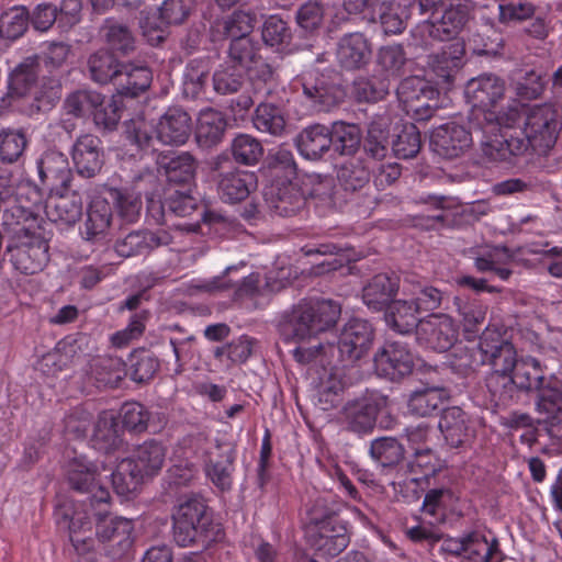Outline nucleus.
<instances>
[{
	"instance_id": "de8ad7c7",
	"label": "nucleus",
	"mask_w": 562,
	"mask_h": 562,
	"mask_svg": "<svg viewBox=\"0 0 562 562\" xmlns=\"http://www.w3.org/2000/svg\"><path fill=\"white\" fill-rule=\"evenodd\" d=\"M120 65L108 50L101 49L89 57L88 68L92 80L98 83L115 82Z\"/></svg>"
},
{
	"instance_id": "338daca9",
	"label": "nucleus",
	"mask_w": 562,
	"mask_h": 562,
	"mask_svg": "<svg viewBox=\"0 0 562 562\" xmlns=\"http://www.w3.org/2000/svg\"><path fill=\"white\" fill-rule=\"evenodd\" d=\"M209 65L202 60H192L186 68L183 90L187 95L196 98L207 81Z\"/></svg>"
},
{
	"instance_id": "393cba45",
	"label": "nucleus",
	"mask_w": 562,
	"mask_h": 562,
	"mask_svg": "<svg viewBox=\"0 0 562 562\" xmlns=\"http://www.w3.org/2000/svg\"><path fill=\"white\" fill-rule=\"evenodd\" d=\"M66 475L72 488L91 493V497L100 487H104L101 484L100 467L81 454L75 456L67 462Z\"/></svg>"
},
{
	"instance_id": "4d7b16f0",
	"label": "nucleus",
	"mask_w": 562,
	"mask_h": 562,
	"mask_svg": "<svg viewBox=\"0 0 562 562\" xmlns=\"http://www.w3.org/2000/svg\"><path fill=\"white\" fill-rule=\"evenodd\" d=\"M454 305L462 319L464 333H477L485 321L487 307L476 301H463L460 297H454Z\"/></svg>"
},
{
	"instance_id": "4468645a",
	"label": "nucleus",
	"mask_w": 562,
	"mask_h": 562,
	"mask_svg": "<svg viewBox=\"0 0 562 562\" xmlns=\"http://www.w3.org/2000/svg\"><path fill=\"white\" fill-rule=\"evenodd\" d=\"M292 85L294 89L302 88L310 106L316 111H328L344 97L341 89L316 69L303 71Z\"/></svg>"
},
{
	"instance_id": "1a4fd4ad",
	"label": "nucleus",
	"mask_w": 562,
	"mask_h": 562,
	"mask_svg": "<svg viewBox=\"0 0 562 562\" xmlns=\"http://www.w3.org/2000/svg\"><path fill=\"white\" fill-rule=\"evenodd\" d=\"M321 507L323 503L317 501L310 510L307 541L321 554L334 557L345 550L349 543L347 527L334 514L321 512Z\"/></svg>"
},
{
	"instance_id": "4be33fe9",
	"label": "nucleus",
	"mask_w": 562,
	"mask_h": 562,
	"mask_svg": "<svg viewBox=\"0 0 562 562\" xmlns=\"http://www.w3.org/2000/svg\"><path fill=\"white\" fill-rule=\"evenodd\" d=\"M463 56L464 45L460 41L445 45L440 52L429 56L428 68L437 85H449L452 81L463 66Z\"/></svg>"
},
{
	"instance_id": "ea45409f",
	"label": "nucleus",
	"mask_w": 562,
	"mask_h": 562,
	"mask_svg": "<svg viewBox=\"0 0 562 562\" xmlns=\"http://www.w3.org/2000/svg\"><path fill=\"white\" fill-rule=\"evenodd\" d=\"M449 397L443 387L427 386L415 390L408 398V411L417 416H427L437 411Z\"/></svg>"
},
{
	"instance_id": "c9c22d12",
	"label": "nucleus",
	"mask_w": 562,
	"mask_h": 562,
	"mask_svg": "<svg viewBox=\"0 0 562 562\" xmlns=\"http://www.w3.org/2000/svg\"><path fill=\"white\" fill-rule=\"evenodd\" d=\"M419 310L411 297L393 301L385 313V322L389 327L400 334H408L417 330Z\"/></svg>"
},
{
	"instance_id": "e433bc0d",
	"label": "nucleus",
	"mask_w": 562,
	"mask_h": 562,
	"mask_svg": "<svg viewBox=\"0 0 562 562\" xmlns=\"http://www.w3.org/2000/svg\"><path fill=\"white\" fill-rule=\"evenodd\" d=\"M63 189L56 192V196H50L46 212L54 222H63L65 224H75L82 215V200L76 192L64 194Z\"/></svg>"
},
{
	"instance_id": "c85d7f7f",
	"label": "nucleus",
	"mask_w": 562,
	"mask_h": 562,
	"mask_svg": "<svg viewBox=\"0 0 562 562\" xmlns=\"http://www.w3.org/2000/svg\"><path fill=\"white\" fill-rule=\"evenodd\" d=\"M153 81L151 70L144 64H121L115 76V89L120 95L137 97L145 92Z\"/></svg>"
},
{
	"instance_id": "7c9ffc66",
	"label": "nucleus",
	"mask_w": 562,
	"mask_h": 562,
	"mask_svg": "<svg viewBox=\"0 0 562 562\" xmlns=\"http://www.w3.org/2000/svg\"><path fill=\"white\" fill-rule=\"evenodd\" d=\"M112 223V206L106 199L94 198L88 209L87 220L81 231L86 240H104L110 232Z\"/></svg>"
},
{
	"instance_id": "6e6d98bb",
	"label": "nucleus",
	"mask_w": 562,
	"mask_h": 562,
	"mask_svg": "<svg viewBox=\"0 0 562 562\" xmlns=\"http://www.w3.org/2000/svg\"><path fill=\"white\" fill-rule=\"evenodd\" d=\"M378 66L381 68L382 77L390 81L397 78L406 63V55L401 45H386L379 49Z\"/></svg>"
},
{
	"instance_id": "5fc2aeb1",
	"label": "nucleus",
	"mask_w": 562,
	"mask_h": 562,
	"mask_svg": "<svg viewBox=\"0 0 562 562\" xmlns=\"http://www.w3.org/2000/svg\"><path fill=\"white\" fill-rule=\"evenodd\" d=\"M370 456L382 467H391L403 459L404 448L395 438L382 437L371 442Z\"/></svg>"
},
{
	"instance_id": "774afa93",
	"label": "nucleus",
	"mask_w": 562,
	"mask_h": 562,
	"mask_svg": "<svg viewBox=\"0 0 562 562\" xmlns=\"http://www.w3.org/2000/svg\"><path fill=\"white\" fill-rule=\"evenodd\" d=\"M198 472V465L193 461L176 456L173 452L172 464L168 469L167 479L170 485L187 486L196 477Z\"/></svg>"
},
{
	"instance_id": "09e8293b",
	"label": "nucleus",
	"mask_w": 562,
	"mask_h": 562,
	"mask_svg": "<svg viewBox=\"0 0 562 562\" xmlns=\"http://www.w3.org/2000/svg\"><path fill=\"white\" fill-rule=\"evenodd\" d=\"M27 137L21 128H4L0 131V159L4 162H15L27 146Z\"/></svg>"
},
{
	"instance_id": "bb28decb",
	"label": "nucleus",
	"mask_w": 562,
	"mask_h": 562,
	"mask_svg": "<svg viewBox=\"0 0 562 562\" xmlns=\"http://www.w3.org/2000/svg\"><path fill=\"white\" fill-rule=\"evenodd\" d=\"M156 138L167 145H183L191 133V119L179 108L169 109L158 121Z\"/></svg>"
},
{
	"instance_id": "2eb2a0df",
	"label": "nucleus",
	"mask_w": 562,
	"mask_h": 562,
	"mask_svg": "<svg viewBox=\"0 0 562 562\" xmlns=\"http://www.w3.org/2000/svg\"><path fill=\"white\" fill-rule=\"evenodd\" d=\"M416 339L425 348L443 352L459 339V326L448 314H430L419 321Z\"/></svg>"
},
{
	"instance_id": "37998d69",
	"label": "nucleus",
	"mask_w": 562,
	"mask_h": 562,
	"mask_svg": "<svg viewBox=\"0 0 562 562\" xmlns=\"http://www.w3.org/2000/svg\"><path fill=\"white\" fill-rule=\"evenodd\" d=\"M403 294L414 301L419 311H432L440 306L441 292L426 283L412 279H405Z\"/></svg>"
},
{
	"instance_id": "aec40b11",
	"label": "nucleus",
	"mask_w": 562,
	"mask_h": 562,
	"mask_svg": "<svg viewBox=\"0 0 562 562\" xmlns=\"http://www.w3.org/2000/svg\"><path fill=\"white\" fill-rule=\"evenodd\" d=\"M235 459V448L228 442H222L203 461L205 475L217 488L227 491L232 487Z\"/></svg>"
},
{
	"instance_id": "dca6fc26",
	"label": "nucleus",
	"mask_w": 562,
	"mask_h": 562,
	"mask_svg": "<svg viewBox=\"0 0 562 562\" xmlns=\"http://www.w3.org/2000/svg\"><path fill=\"white\" fill-rule=\"evenodd\" d=\"M384 403L385 400L378 394L364 395L348 402L339 418L348 430L358 435H367L373 430L378 413Z\"/></svg>"
},
{
	"instance_id": "f704fd0d",
	"label": "nucleus",
	"mask_w": 562,
	"mask_h": 562,
	"mask_svg": "<svg viewBox=\"0 0 562 562\" xmlns=\"http://www.w3.org/2000/svg\"><path fill=\"white\" fill-rule=\"evenodd\" d=\"M252 124L260 133L281 137L286 133L288 116L282 106L271 102H261L254 112Z\"/></svg>"
},
{
	"instance_id": "2f4dec72",
	"label": "nucleus",
	"mask_w": 562,
	"mask_h": 562,
	"mask_svg": "<svg viewBox=\"0 0 562 562\" xmlns=\"http://www.w3.org/2000/svg\"><path fill=\"white\" fill-rule=\"evenodd\" d=\"M331 143L330 130L322 124L305 127L295 138L299 153L310 160L323 157L329 150Z\"/></svg>"
},
{
	"instance_id": "bf43d9fd",
	"label": "nucleus",
	"mask_w": 562,
	"mask_h": 562,
	"mask_svg": "<svg viewBox=\"0 0 562 562\" xmlns=\"http://www.w3.org/2000/svg\"><path fill=\"white\" fill-rule=\"evenodd\" d=\"M306 203L304 193L296 183L290 182L279 190L274 210L281 216H292L301 211Z\"/></svg>"
},
{
	"instance_id": "79ce46f5",
	"label": "nucleus",
	"mask_w": 562,
	"mask_h": 562,
	"mask_svg": "<svg viewBox=\"0 0 562 562\" xmlns=\"http://www.w3.org/2000/svg\"><path fill=\"white\" fill-rule=\"evenodd\" d=\"M396 94L404 109L413 102H419L422 99L436 100L438 89L434 88L427 80L412 76L401 81Z\"/></svg>"
},
{
	"instance_id": "c03bdc74",
	"label": "nucleus",
	"mask_w": 562,
	"mask_h": 562,
	"mask_svg": "<svg viewBox=\"0 0 562 562\" xmlns=\"http://www.w3.org/2000/svg\"><path fill=\"white\" fill-rule=\"evenodd\" d=\"M364 18L371 22L379 20L385 34H398L405 29L403 11L392 2L378 1L371 12L366 14Z\"/></svg>"
},
{
	"instance_id": "a18cd8bd",
	"label": "nucleus",
	"mask_w": 562,
	"mask_h": 562,
	"mask_svg": "<svg viewBox=\"0 0 562 562\" xmlns=\"http://www.w3.org/2000/svg\"><path fill=\"white\" fill-rule=\"evenodd\" d=\"M77 353L76 341L64 339L56 347L44 355L40 361V369L45 374H55L66 368Z\"/></svg>"
},
{
	"instance_id": "0e129e2a",
	"label": "nucleus",
	"mask_w": 562,
	"mask_h": 562,
	"mask_svg": "<svg viewBox=\"0 0 562 562\" xmlns=\"http://www.w3.org/2000/svg\"><path fill=\"white\" fill-rule=\"evenodd\" d=\"M390 89L386 78H360L355 81L353 94L359 101L375 102L383 99Z\"/></svg>"
},
{
	"instance_id": "052dcab7",
	"label": "nucleus",
	"mask_w": 562,
	"mask_h": 562,
	"mask_svg": "<svg viewBox=\"0 0 562 562\" xmlns=\"http://www.w3.org/2000/svg\"><path fill=\"white\" fill-rule=\"evenodd\" d=\"M255 23V15L250 11L236 10L217 26H222L223 35L232 40L248 36Z\"/></svg>"
},
{
	"instance_id": "39448f33",
	"label": "nucleus",
	"mask_w": 562,
	"mask_h": 562,
	"mask_svg": "<svg viewBox=\"0 0 562 562\" xmlns=\"http://www.w3.org/2000/svg\"><path fill=\"white\" fill-rule=\"evenodd\" d=\"M166 447L148 440L139 445L128 458L122 459L111 473L114 491L122 496L135 492L147 479L156 476L166 460Z\"/></svg>"
},
{
	"instance_id": "680f3d73",
	"label": "nucleus",
	"mask_w": 562,
	"mask_h": 562,
	"mask_svg": "<svg viewBox=\"0 0 562 562\" xmlns=\"http://www.w3.org/2000/svg\"><path fill=\"white\" fill-rule=\"evenodd\" d=\"M101 103V94L95 91L80 90L71 93L65 101L67 114L76 117L92 115Z\"/></svg>"
},
{
	"instance_id": "f257e3e1",
	"label": "nucleus",
	"mask_w": 562,
	"mask_h": 562,
	"mask_svg": "<svg viewBox=\"0 0 562 562\" xmlns=\"http://www.w3.org/2000/svg\"><path fill=\"white\" fill-rule=\"evenodd\" d=\"M340 316V306L330 300L302 301L283 317L279 330L285 344H297L292 353L300 363L319 362V402L333 406L347 385L342 370L352 367L368 353L373 341V328L364 319H350L342 328L337 347L317 344L305 347L318 334L333 327Z\"/></svg>"
},
{
	"instance_id": "f8f14e48",
	"label": "nucleus",
	"mask_w": 562,
	"mask_h": 562,
	"mask_svg": "<svg viewBox=\"0 0 562 562\" xmlns=\"http://www.w3.org/2000/svg\"><path fill=\"white\" fill-rule=\"evenodd\" d=\"M440 551L452 557H462L470 562H501L502 559L498 540H488L477 531L442 538Z\"/></svg>"
},
{
	"instance_id": "a19ab883",
	"label": "nucleus",
	"mask_w": 562,
	"mask_h": 562,
	"mask_svg": "<svg viewBox=\"0 0 562 562\" xmlns=\"http://www.w3.org/2000/svg\"><path fill=\"white\" fill-rule=\"evenodd\" d=\"M37 56L26 57L9 75V88L16 95H25L35 88L37 79Z\"/></svg>"
},
{
	"instance_id": "8fccbe9b",
	"label": "nucleus",
	"mask_w": 562,
	"mask_h": 562,
	"mask_svg": "<svg viewBox=\"0 0 562 562\" xmlns=\"http://www.w3.org/2000/svg\"><path fill=\"white\" fill-rule=\"evenodd\" d=\"M330 136L333 139L331 145L341 155L353 154L359 148L361 140L359 127L344 122H335L333 124Z\"/></svg>"
},
{
	"instance_id": "0eeeda50",
	"label": "nucleus",
	"mask_w": 562,
	"mask_h": 562,
	"mask_svg": "<svg viewBox=\"0 0 562 562\" xmlns=\"http://www.w3.org/2000/svg\"><path fill=\"white\" fill-rule=\"evenodd\" d=\"M518 362L513 344L498 329L487 326L480 337L476 349L464 350L457 366L474 370L488 364L494 372L510 375Z\"/></svg>"
},
{
	"instance_id": "cd10ccee",
	"label": "nucleus",
	"mask_w": 562,
	"mask_h": 562,
	"mask_svg": "<svg viewBox=\"0 0 562 562\" xmlns=\"http://www.w3.org/2000/svg\"><path fill=\"white\" fill-rule=\"evenodd\" d=\"M198 207L196 200L188 193L178 190L169 192L164 202L147 198V212L158 224H166L167 216L186 217L191 215Z\"/></svg>"
},
{
	"instance_id": "f3484780",
	"label": "nucleus",
	"mask_w": 562,
	"mask_h": 562,
	"mask_svg": "<svg viewBox=\"0 0 562 562\" xmlns=\"http://www.w3.org/2000/svg\"><path fill=\"white\" fill-rule=\"evenodd\" d=\"M472 133L454 122L436 127L430 136L432 150L446 159L463 155L472 145Z\"/></svg>"
},
{
	"instance_id": "7ed1b4c3",
	"label": "nucleus",
	"mask_w": 562,
	"mask_h": 562,
	"mask_svg": "<svg viewBox=\"0 0 562 562\" xmlns=\"http://www.w3.org/2000/svg\"><path fill=\"white\" fill-rule=\"evenodd\" d=\"M510 379L520 389L539 391L537 411L544 415L549 434L562 440V381L551 378L544 383L541 364L532 357L520 359Z\"/></svg>"
},
{
	"instance_id": "13d9d810",
	"label": "nucleus",
	"mask_w": 562,
	"mask_h": 562,
	"mask_svg": "<svg viewBox=\"0 0 562 562\" xmlns=\"http://www.w3.org/2000/svg\"><path fill=\"white\" fill-rule=\"evenodd\" d=\"M27 24V11L22 7H13L0 15V36L16 40L26 31Z\"/></svg>"
},
{
	"instance_id": "20e7f679",
	"label": "nucleus",
	"mask_w": 562,
	"mask_h": 562,
	"mask_svg": "<svg viewBox=\"0 0 562 562\" xmlns=\"http://www.w3.org/2000/svg\"><path fill=\"white\" fill-rule=\"evenodd\" d=\"M519 121L517 109H507L502 117L471 122L481 150L488 160L505 161L528 150V143L517 136L516 124Z\"/></svg>"
},
{
	"instance_id": "e2e57ef3",
	"label": "nucleus",
	"mask_w": 562,
	"mask_h": 562,
	"mask_svg": "<svg viewBox=\"0 0 562 562\" xmlns=\"http://www.w3.org/2000/svg\"><path fill=\"white\" fill-rule=\"evenodd\" d=\"M397 158H413L420 149V133L414 124H405L392 143Z\"/></svg>"
},
{
	"instance_id": "9d476101",
	"label": "nucleus",
	"mask_w": 562,
	"mask_h": 562,
	"mask_svg": "<svg viewBox=\"0 0 562 562\" xmlns=\"http://www.w3.org/2000/svg\"><path fill=\"white\" fill-rule=\"evenodd\" d=\"M505 91L504 81L493 75L472 78L465 87V97L471 104V122L502 117L504 112L497 111V102Z\"/></svg>"
},
{
	"instance_id": "6e6552de",
	"label": "nucleus",
	"mask_w": 562,
	"mask_h": 562,
	"mask_svg": "<svg viewBox=\"0 0 562 562\" xmlns=\"http://www.w3.org/2000/svg\"><path fill=\"white\" fill-rule=\"evenodd\" d=\"M507 109H517L520 121L516 124L518 139L528 143V148L532 147L536 151L546 153L557 142L560 131V123L557 112L548 105H538L526 108L514 103Z\"/></svg>"
},
{
	"instance_id": "4c0bfd02",
	"label": "nucleus",
	"mask_w": 562,
	"mask_h": 562,
	"mask_svg": "<svg viewBox=\"0 0 562 562\" xmlns=\"http://www.w3.org/2000/svg\"><path fill=\"white\" fill-rule=\"evenodd\" d=\"M222 442L214 440L206 429L192 431L183 436L175 448L176 456L204 461Z\"/></svg>"
},
{
	"instance_id": "72a5a7b5",
	"label": "nucleus",
	"mask_w": 562,
	"mask_h": 562,
	"mask_svg": "<svg viewBox=\"0 0 562 562\" xmlns=\"http://www.w3.org/2000/svg\"><path fill=\"white\" fill-rule=\"evenodd\" d=\"M169 243L170 237L165 231L133 232L116 241L115 251L119 256L128 258Z\"/></svg>"
},
{
	"instance_id": "49530a36",
	"label": "nucleus",
	"mask_w": 562,
	"mask_h": 562,
	"mask_svg": "<svg viewBox=\"0 0 562 562\" xmlns=\"http://www.w3.org/2000/svg\"><path fill=\"white\" fill-rule=\"evenodd\" d=\"M93 446L105 452L115 449L121 440L117 432V424L115 417L109 413H102L93 428L92 432Z\"/></svg>"
},
{
	"instance_id": "a211bd4d",
	"label": "nucleus",
	"mask_w": 562,
	"mask_h": 562,
	"mask_svg": "<svg viewBox=\"0 0 562 562\" xmlns=\"http://www.w3.org/2000/svg\"><path fill=\"white\" fill-rule=\"evenodd\" d=\"M374 364L380 374L394 380L409 374L415 361L406 344L387 341L375 355Z\"/></svg>"
},
{
	"instance_id": "a878e982",
	"label": "nucleus",
	"mask_w": 562,
	"mask_h": 562,
	"mask_svg": "<svg viewBox=\"0 0 562 562\" xmlns=\"http://www.w3.org/2000/svg\"><path fill=\"white\" fill-rule=\"evenodd\" d=\"M72 160L81 176L93 177L103 164L101 140L91 134L78 137L72 147Z\"/></svg>"
},
{
	"instance_id": "864d4df0",
	"label": "nucleus",
	"mask_w": 562,
	"mask_h": 562,
	"mask_svg": "<svg viewBox=\"0 0 562 562\" xmlns=\"http://www.w3.org/2000/svg\"><path fill=\"white\" fill-rule=\"evenodd\" d=\"M510 255L506 248L495 247L475 259L474 266L480 272H494L502 280H507L512 271L506 267Z\"/></svg>"
},
{
	"instance_id": "ddd939ff",
	"label": "nucleus",
	"mask_w": 562,
	"mask_h": 562,
	"mask_svg": "<svg viewBox=\"0 0 562 562\" xmlns=\"http://www.w3.org/2000/svg\"><path fill=\"white\" fill-rule=\"evenodd\" d=\"M14 267L24 274L41 271L48 261L47 241L27 229H22L8 246Z\"/></svg>"
},
{
	"instance_id": "58836bf2",
	"label": "nucleus",
	"mask_w": 562,
	"mask_h": 562,
	"mask_svg": "<svg viewBox=\"0 0 562 562\" xmlns=\"http://www.w3.org/2000/svg\"><path fill=\"white\" fill-rule=\"evenodd\" d=\"M226 128L224 114L215 109L200 111L196 122V139L203 146H212L221 140Z\"/></svg>"
},
{
	"instance_id": "b1692460",
	"label": "nucleus",
	"mask_w": 562,
	"mask_h": 562,
	"mask_svg": "<svg viewBox=\"0 0 562 562\" xmlns=\"http://www.w3.org/2000/svg\"><path fill=\"white\" fill-rule=\"evenodd\" d=\"M371 56V43L360 32L346 34L338 43L337 59L346 69L353 70L367 66Z\"/></svg>"
},
{
	"instance_id": "6ab92c4d",
	"label": "nucleus",
	"mask_w": 562,
	"mask_h": 562,
	"mask_svg": "<svg viewBox=\"0 0 562 562\" xmlns=\"http://www.w3.org/2000/svg\"><path fill=\"white\" fill-rule=\"evenodd\" d=\"M476 422L458 406L446 408L439 420V429L451 448L464 447L475 436Z\"/></svg>"
},
{
	"instance_id": "412c9836",
	"label": "nucleus",
	"mask_w": 562,
	"mask_h": 562,
	"mask_svg": "<svg viewBox=\"0 0 562 562\" xmlns=\"http://www.w3.org/2000/svg\"><path fill=\"white\" fill-rule=\"evenodd\" d=\"M38 176L43 183L54 192L67 189L71 181L68 158L56 149L46 150L37 161Z\"/></svg>"
},
{
	"instance_id": "c756f323",
	"label": "nucleus",
	"mask_w": 562,
	"mask_h": 562,
	"mask_svg": "<svg viewBox=\"0 0 562 562\" xmlns=\"http://www.w3.org/2000/svg\"><path fill=\"white\" fill-rule=\"evenodd\" d=\"M400 288V279L395 274H375L363 288V303L372 311H382L393 302Z\"/></svg>"
},
{
	"instance_id": "473e14b6",
	"label": "nucleus",
	"mask_w": 562,
	"mask_h": 562,
	"mask_svg": "<svg viewBox=\"0 0 562 562\" xmlns=\"http://www.w3.org/2000/svg\"><path fill=\"white\" fill-rule=\"evenodd\" d=\"M144 181L139 177L138 182L132 187L111 188L109 195L115 207L117 216L124 223H135L139 220L143 210L142 189L138 183Z\"/></svg>"
},
{
	"instance_id": "3c124183",
	"label": "nucleus",
	"mask_w": 562,
	"mask_h": 562,
	"mask_svg": "<svg viewBox=\"0 0 562 562\" xmlns=\"http://www.w3.org/2000/svg\"><path fill=\"white\" fill-rule=\"evenodd\" d=\"M234 159L243 165H256L263 155L261 143L248 134L237 135L231 145Z\"/></svg>"
},
{
	"instance_id": "423d86ee",
	"label": "nucleus",
	"mask_w": 562,
	"mask_h": 562,
	"mask_svg": "<svg viewBox=\"0 0 562 562\" xmlns=\"http://www.w3.org/2000/svg\"><path fill=\"white\" fill-rule=\"evenodd\" d=\"M173 540L179 547L196 543L203 548L223 538V529L207 513L206 506L196 498L181 503L172 515Z\"/></svg>"
},
{
	"instance_id": "9b49d317",
	"label": "nucleus",
	"mask_w": 562,
	"mask_h": 562,
	"mask_svg": "<svg viewBox=\"0 0 562 562\" xmlns=\"http://www.w3.org/2000/svg\"><path fill=\"white\" fill-rule=\"evenodd\" d=\"M469 5L460 0H451L440 19L424 21L413 30L417 45L429 46L432 41H445L457 35L469 19Z\"/></svg>"
},
{
	"instance_id": "603ef678",
	"label": "nucleus",
	"mask_w": 562,
	"mask_h": 562,
	"mask_svg": "<svg viewBox=\"0 0 562 562\" xmlns=\"http://www.w3.org/2000/svg\"><path fill=\"white\" fill-rule=\"evenodd\" d=\"M102 31L109 46L122 54H128L135 48V40L127 26L113 19L104 21Z\"/></svg>"
},
{
	"instance_id": "5701e85b",
	"label": "nucleus",
	"mask_w": 562,
	"mask_h": 562,
	"mask_svg": "<svg viewBox=\"0 0 562 562\" xmlns=\"http://www.w3.org/2000/svg\"><path fill=\"white\" fill-rule=\"evenodd\" d=\"M257 176L252 171L234 169L222 172L217 179V192L222 201L238 203L257 189Z\"/></svg>"
},
{
	"instance_id": "69168bd1",
	"label": "nucleus",
	"mask_w": 562,
	"mask_h": 562,
	"mask_svg": "<svg viewBox=\"0 0 562 562\" xmlns=\"http://www.w3.org/2000/svg\"><path fill=\"white\" fill-rule=\"evenodd\" d=\"M337 178L346 190H358L369 181V167L358 160L349 161L339 168Z\"/></svg>"
},
{
	"instance_id": "f03ea898",
	"label": "nucleus",
	"mask_w": 562,
	"mask_h": 562,
	"mask_svg": "<svg viewBox=\"0 0 562 562\" xmlns=\"http://www.w3.org/2000/svg\"><path fill=\"white\" fill-rule=\"evenodd\" d=\"M109 501L110 492L100 487L89 498V504H64L57 508V522L67 525L69 539L79 554L92 551L97 541L111 549L114 555L131 548L134 524L131 519L113 516Z\"/></svg>"
}]
</instances>
